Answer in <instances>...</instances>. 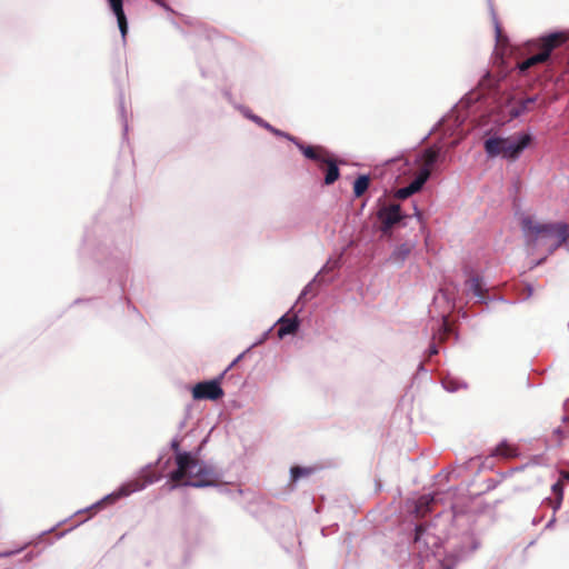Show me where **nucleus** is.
Instances as JSON below:
<instances>
[{
  "label": "nucleus",
  "mask_w": 569,
  "mask_h": 569,
  "mask_svg": "<svg viewBox=\"0 0 569 569\" xmlns=\"http://www.w3.org/2000/svg\"><path fill=\"white\" fill-rule=\"evenodd\" d=\"M370 179L368 176H359L353 182L355 197L360 198L369 188Z\"/></svg>",
  "instance_id": "obj_17"
},
{
  "label": "nucleus",
  "mask_w": 569,
  "mask_h": 569,
  "mask_svg": "<svg viewBox=\"0 0 569 569\" xmlns=\"http://www.w3.org/2000/svg\"><path fill=\"white\" fill-rule=\"evenodd\" d=\"M290 141H292L298 149L303 153V156L318 164L321 161H326V156L329 153L327 149L321 146H306L301 141H299L295 137H290Z\"/></svg>",
  "instance_id": "obj_7"
},
{
  "label": "nucleus",
  "mask_w": 569,
  "mask_h": 569,
  "mask_svg": "<svg viewBox=\"0 0 569 569\" xmlns=\"http://www.w3.org/2000/svg\"><path fill=\"white\" fill-rule=\"evenodd\" d=\"M259 123L262 124L264 128H267L269 131H271V129H273L272 126H270L269 123L262 122V120H260Z\"/></svg>",
  "instance_id": "obj_25"
},
{
  "label": "nucleus",
  "mask_w": 569,
  "mask_h": 569,
  "mask_svg": "<svg viewBox=\"0 0 569 569\" xmlns=\"http://www.w3.org/2000/svg\"><path fill=\"white\" fill-rule=\"evenodd\" d=\"M171 448L172 450L176 452V456L178 455V452H180V443L178 440H173L172 443H171Z\"/></svg>",
  "instance_id": "obj_24"
},
{
  "label": "nucleus",
  "mask_w": 569,
  "mask_h": 569,
  "mask_svg": "<svg viewBox=\"0 0 569 569\" xmlns=\"http://www.w3.org/2000/svg\"><path fill=\"white\" fill-rule=\"evenodd\" d=\"M411 249H412V246H410L408 243L400 244L399 247H397L395 249L391 258L393 259V261H397V262L403 261L410 254Z\"/></svg>",
  "instance_id": "obj_19"
},
{
  "label": "nucleus",
  "mask_w": 569,
  "mask_h": 569,
  "mask_svg": "<svg viewBox=\"0 0 569 569\" xmlns=\"http://www.w3.org/2000/svg\"><path fill=\"white\" fill-rule=\"evenodd\" d=\"M531 141L532 137L529 133L508 138L491 137L485 141L483 147L489 158L501 156L507 160L515 161Z\"/></svg>",
  "instance_id": "obj_3"
},
{
  "label": "nucleus",
  "mask_w": 569,
  "mask_h": 569,
  "mask_svg": "<svg viewBox=\"0 0 569 569\" xmlns=\"http://www.w3.org/2000/svg\"><path fill=\"white\" fill-rule=\"evenodd\" d=\"M439 158V149L436 147H431L425 150L422 154V169L428 170L431 173L432 166L437 162Z\"/></svg>",
  "instance_id": "obj_16"
},
{
  "label": "nucleus",
  "mask_w": 569,
  "mask_h": 569,
  "mask_svg": "<svg viewBox=\"0 0 569 569\" xmlns=\"http://www.w3.org/2000/svg\"><path fill=\"white\" fill-rule=\"evenodd\" d=\"M108 3L117 17L118 26L122 37L124 38L128 32V22L123 11V0H108Z\"/></svg>",
  "instance_id": "obj_11"
},
{
  "label": "nucleus",
  "mask_w": 569,
  "mask_h": 569,
  "mask_svg": "<svg viewBox=\"0 0 569 569\" xmlns=\"http://www.w3.org/2000/svg\"><path fill=\"white\" fill-rule=\"evenodd\" d=\"M279 328H278V336L279 338H283L287 335H292L298 330L299 322L297 317L289 318L287 316H283L278 321Z\"/></svg>",
  "instance_id": "obj_14"
},
{
  "label": "nucleus",
  "mask_w": 569,
  "mask_h": 569,
  "mask_svg": "<svg viewBox=\"0 0 569 569\" xmlns=\"http://www.w3.org/2000/svg\"><path fill=\"white\" fill-rule=\"evenodd\" d=\"M429 177L430 172L428 170H420L419 174L409 186L400 188L396 191V198L407 199L413 193L418 192L423 187Z\"/></svg>",
  "instance_id": "obj_9"
},
{
  "label": "nucleus",
  "mask_w": 569,
  "mask_h": 569,
  "mask_svg": "<svg viewBox=\"0 0 569 569\" xmlns=\"http://www.w3.org/2000/svg\"><path fill=\"white\" fill-rule=\"evenodd\" d=\"M319 168L326 171L325 176V183L326 184H332L336 182L340 177V171L337 166V162L332 154L329 152L326 156V161H321L319 164Z\"/></svg>",
  "instance_id": "obj_10"
},
{
  "label": "nucleus",
  "mask_w": 569,
  "mask_h": 569,
  "mask_svg": "<svg viewBox=\"0 0 569 569\" xmlns=\"http://www.w3.org/2000/svg\"><path fill=\"white\" fill-rule=\"evenodd\" d=\"M313 468L295 466L291 468V481L296 482L300 478L309 477L313 472Z\"/></svg>",
  "instance_id": "obj_18"
},
{
  "label": "nucleus",
  "mask_w": 569,
  "mask_h": 569,
  "mask_svg": "<svg viewBox=\"0 0 569 569\" xmlns=\"http://www.w3.org/2000/svg\"><path fill=\"white\" fill-rule=\"evenodd\" d=\"M437 352H438V351H437V349H436V348H432V349L430 350V355H436Z\"/></svg>",
  "instance_id": "obj_27"
},
{
  "label": "nucleus",
  "mask_w": 569,
  "mask_h": 569,
  "mask_svg": "<svg viewBox=\"0 0 569 569\" xmlns=\"http://www.w3.org/2000/svg\"><path fill=\"white\" fill-rule=\"evenodd\" d=\"M496 32H497V37H499L501 33V29H500L499 24H496Z\"/></svg>",
  "instance_id": "obj_26"
},
{
  "label": "nucleus",
  "mask_w": 569,
  "mask_h": 569,
  "mask_svg": "<svg viewBox=\"0 0 569 569\" xmlns=\"http://www.w3.org/2000/svg\"><path fill=\"white\" fill-rule=\"evenodd\" d=\"M271 132L277 134V136L284 137V138H287L289 140H290V137H291L290 134H288L286 132H282V131H280V130H278L276 128L271 129Z\"/></svg>",
  "instance_id": "obj_23"
},
{
  "label": "nucleus",
  "mask_w": 569,
  "mask_h": 569,
  "mask_svg": "<svg viewBox=\"0 0 569 569\" xmlns=\"http://www.w3.org/2000/svg\"><path fill=\"white\" fill-rule=\"evenodd\" d=\"M176 463L177 469L170 475V479L174 483L200 488L213 482L211 479L212 471L190 452H178Z\"/></svg>",
  "instance_id": "obj_2"
},
{
  "label": "nucleus",
  "mask_w": 569,
  "mask_h": 569,
  "mask_svg": "<svg viewBox=\"0 0 569 569\" xmlns=\"http://www.w3.org/2000/svg\"><path fill=\"white\" fill-rule=\"evenodd\" d=\"M495 457H501L505 459L516 458L518 456V448L507 441L499 443L492 452Z\"/></svg>",
  "instance_id": "obj_15"
},
{
  "label": "nucleus",
  "mask_w": 569,
  "mask_h": 569,
  "mask_svg": "<svg viewBox=\"0 0 569 569\" xmlns=\"http://www.w3.org/2000/svg\"><path fill=\"white\" fill-rule=\"evenodd\" d=\"M12 553H13V552H4V553H2V556H3V557H8V556H10V555H12Z\"/></svg>",
  "instance_id": "obj_28"
},
{
  "label": "nucleus",
  "mask_w": 569,
  "mask_h": 569,
  "mask_svg": "<svg viewBox=\"0 0 569 569\" xmlns=\"http://www.w3.org/2000/svg\"><path fill=\"white\" fill-rule=\"evenodd\" d=\"M224 395L220 379L202 381L192 388V398L194 400H218Z\"/></svg>",
  "instance_id": "obj_5"
},
{
  "label": "nucleus",
  "mask_w": 569,
  "mask_h": 569,
  "mask_svg": "<svg viewBox=\"0 0 569 569\" xmlns=\"http://www.w3.org/2000/svg\"><path fill=\"white\" fill-rule=\"evenodd\" d=\"M466 286L480 302H485L487 299V289L485 288L482 279L478 274L471 276L467 281Z\"/></svg>",
  "instance_id": "obj_12"
},
{
  "label": "nucleus",
  "mask_w": 569,
  "mask_h": 569,
  "mask_svg": "<svg viewBox=\"0 0 569 569\" xmlns=\"http://www.w3.org/2000/svg\"><path fill=\"white\" fill-rule=\"evenodd\" d=\"M552 491L553 493L558 497V500L561 501L562 500V482L559 480L557 481L556 483L552 485Z\"/></svg>",
  "instance_id": "obj_20"
},
{
  "label": "nucleus",
  "mask_w": 569,
  "mask_h": 569,
  "mask_svg": "<svg viewBox=\"0 0 569 569\" xmlns=\"http://www.w3.org/2000/svg\"><path fill=\"white\" fill-rule=\"evenodd\" d=\"M435 497L431 496V495H423L421 496L417 501H416V505H415V515L417 518H423L426 517L429 512L432 511V506L435 503Z\"/></svg>",
  "instance_id": "obj_13"
},
{
  "label": "nucleus",
  "mask_w": 569,
  "mask_h": 569,
  "mask_svg": "<svg viewBox=\"0 0 569 569\" xmlns=\"http://www.w3.org/2000/svg\"><path fill=\"white\" fill-rule=\"evenodd\" d=\"M429 177L430 172L428 170H420L419 174L409 186L400 188L396 191V198L407 199L413 193L418 192L423 187Z\"/></svg>",
  "instance_id": "obj_8"
},
{
  "label": "nucleus",
  "mask_w": 569,
  "mask_h": 569,
  "mask_svg": "<svg viewBox=\"0 0 569 569\" xmlns=\"http://www.w3.org/2000/svg\"><path fill=\"white\" fill-rule=\"evenodd\" d=\"M426 531L425 525H418L415 530V542H419Z\"/></svg>",
  "instance_id": "obj_21"
},
{
  "label": "nucleus",
  "mask_w": 569,
  "mask_h": 569,
  "mask_svg": "<svg viewBox=\"0 0 569 569\" xmlns=\"http://www.w3.org/2000/svg\"><path fill=\"white\" fill-rule=\"evenodd\" d=\"M521 228L529 244L537 246L541 241L550 252L569 239V224L561 222L539 223L531 217H525L521 220Z\"/></svg>",
  "instance_id": "obj_1"
},
{
  "label": "nucleus",
  "mask_w": 569,
  "mask_h": 569,
  "mask_svg": "<svg viewBox=\"0 0 569 569\" xmlns=\"http://www.w3.org/2000/svg\"><path fill=\"white\" fill-rule=\"evenodd\" d=\"M378 218L381 221V231L387 233L397 222L402 219L400 213V206L390 204L388 207H382L378 211Z\"/></svg>",
  "instance_id": "obj_6"
},
{
  "label": "nucleus",
  "mask_w": 569,
  "mask_h": 569,
  "mask_svg": "<svg viewBox=\"0 0 569 569\" xmlns=\"http://www.w3.org/2000/svg\"><path fill=\"white\" fill-rule=\"evenodd\" d=\"M568 39H569L568 34L565 32H556V33H550L546 37H542L540 39L541 51L539 53L519 62L518 68H519L520 72H526L531 67H533L538 63L546 62L549 59L551 52L555 49L562 46L563 43H566Z\"/></svg>",
  "instance_id": "obj_4"
},
{
  "label": "nucleus",
  "mask_w": 569,
  "mask_h": 569,
  "mask_svg": "<svg viewBox=\"0 0 569 569\" xmlns=\"http://www.w3.org/2000/svg\"><path fill=\"white\" fill-rule=\"evenodd\" d=\"M569 480V471L565 476Z\"/></svg>",
  "instance_id": "obj_29"
},
{
  "label": "nucleus",
  "mask_w": 569,
  "mask_h": 569,
  "mask_svg": "<svg viewBox=\"0 0 569 569\" xmlns=\"http://www.w3.org/2000/svg\"><path fill=\"white\" fill-rule=\"evenodd\" d=\"M536 101V98H527L521 102L522 110H527L528 106L533 103Z\"/></svg>",
  "instance_id": "obj_22"
}]
</instances>
